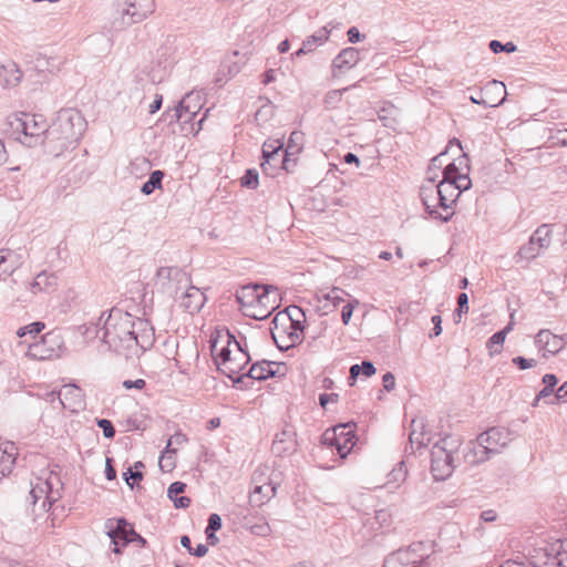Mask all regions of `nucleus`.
<instances>
[{
	"mask_svg": "<svg viewBox=\"0 0 567 567\" xmlns=\"http://www.w3.org/2000/svg\"><path fill=\"white\" fill-rule=\"evenodd\" d=\"M154 329L141 318H134L122 310H111L104 323V341L116 352L137 354L153 346Z\"/></svg>",
	"mask_w": 567,
	"mask_h": 567,
	"instance_id": "nucleus-1",
	"label": "nucleus"
},
{
	"mask_svg": "<svg viewBox=\"0 0 567 567\" xmlns=\"http://www.w3.org/2000/svg\"><path fill=\"white\" fill-rule=\"evenodd\" d=\"M86 130V121L74 109L59 111L45 135V145L59 156L69 148H74Z\"/></svg>",
	"mask_w": 567,
	"mask_h": 567,
	"instance_id": "nucleus-2",
	"label": "nucleus"
},
{
	"mask_svg": "<svg viewBox=\"0 0 567 567\" xmlns=\"http://www.w3.org/2000/svg\"><path fill=\"white\" fill-rule=\"evenodd\" d=\"M210 351L218 370L234 382H239L246 375L244 371L249 363V355L231 334L217 333L212 340Z\"/></svg>",
	"mask_w": 567,
	"mask_h": 567,
	"instance_id": "nucleus-3",
	"label": "nucleus"
},
{
	"mask_svg": "<svg viewBox=\"0 0 567 567\" xmlns=\"http://www.w3.org/2000/svg\"><path fill=\"white\" fill-rule=\"evenodd\" d=\"M236 298L243 313L256 320L266 319L281 301L278 288L266 285H246L237 290Z\"/></svg>",
	"mask_w": 567,
	"mask_h": 567,
	"instance_id": "nucleus-4",
	"label": "nucleus"
},
{
	"mask_svg": "<svg viewBox=\"0 0 567 567\" xmlns=\"http://www.w3.org/2000/svg\"><path fill=\"white\" fill-rule=\"evenodd\" d=\"M303 319L305 313L297 306L287 307L275 316L271 336L279 349L288 350L301 342L303 337Z\"/></svg>",
	"mask_w": 567,
	"mask_h": 567,
	"instance_id": "nucleus-5",
	"label": "nucleus"
},
{
	"mask_svg": "<svg viewBox=\"0 0 567 567\" xmlns=\"http://www.w3.org/2000/svg\"><path fill=\"white\" fill-rule=\"evenodd\" d=\"M9 125L16 138L29 146L45 143V135L50 126L41 114L19 113L9 117Z\"/></svg>",
	"mask_w": 567,
	"mask_h": 567,
	"instance_id": "nucleus-6",
	"label": "nucleus"
},
{
	"mask_svg": "<svg viewBox=\"0 0 567 567\" xmlns=\"http://www.w3.org/2000/svg\"><path fill=\"white\" fill-rule=\"evenodd\" d=\"M116 17L111 22L113 31H122L140 23L155 11V0H114Z\"/></svg>",
	"mask_w": 567,
	"mask_h": 567,
	"instance_id": "nucleus-7",
	"label": "nucleus"
},
{
	"mask_svg": "<svg viewBox=\"0 0 567 567\" xmlns=\"http://www.w3.org/2000/svg\"><path fill=\"white\" fill-rule=\"evenodd\" d=\"M202 109L200 97L198 94L188 93L183 100L166 114L169 117V123L178 122L182 125V131L185 134H197L202 130V124L206 118L204 114L197 122L195 127L194 118L197 116Z\"/></svg>",
	"mask_w": 567,
	"mask_h": 567,
	"instance_id": "nucleus-8",
	"label": "nucleus"
},
{
	"mask_svg": "<svg viewBox=\"0 0 567 567\" xmlns=\"http://www.w3.org/2000/svg\"><path fill=\"white\" fill-rule=\"evenodd\" d=\"M322 442L336 447L341 457H346L357 443L355 425L353 423L339 424L324 431Z\"/></svg>",
	"mask_w": 567,
	"mask_h": 567,
	"instance_id": "nucleus-9",
	"label": "nucleus"
},
{
	"mask_svg": "<svg viewBox=\"0 0 567 567\" xmlns=\"http://www.w3.org/2000/svg\"><path fill=\"white\" fill-rule=\"evenodd\" d=\"M447 439L434 444L431 450V473L435 481L449 478L454 471L453 452Z\"/></svg>",
	"mask_w": 567,
	"mask_h": 567,
	"instance_id": "nucleus-10",
	"label": "nucleus"
},
{
	"mask_svg": "<svg viewBox=\"0 0 567 567\" xmlns=\"http://www.w3.org/2000/svg\"><path fill=\"white\" fill-rule=\"evenodd\" d=\"M252 482L254 488L249 494V503L252 506H262L275 497L277 488L266 475V468H258L254 474Z\"/></svg>",
	"mask_w": 567,
	"mask_h": 567,
	"instance_id": "nucleus-11",
	"label": "nucleus"
},
{
	"mask_svg": "<svg viewBox=\"0 0 567 567\" xmlns=\"http://www.w3.org/2000/svg\"><path fill=\"white\" fill-rule=\"evenodd\" d=\"M61 348L62 341L60 336L54 332H48L29 347L28 355L35 360H50L59 357Z\"/></svg>",
	"mask_w": 567,
	"mask_h": 567,
	"instance_id": "nucleus-12",
	"label": "nucleus"
},
{
	"mask_svg": "<svg viewBox=\"0 0 567 567\" xmlns=\"http://www.w3.org/2000/svg\"><path fill=\"white\" fill-rule=\"evenodd\" d=\"M534 557L543 567H567V542L555 540L546 547L534 550Z\"/></svg>",
	"mask_w": 567,
	"mask_h": 567,
	"instance_id": "nucleus-13",
	"label": "nucleus"
},
{
	"mask_svg": "<svg viewBox=\"0 0 567 567\" xmlns=\"http://www.w3.org/2000/svg\"><path fill=\"white\" fill-rule=\"evenodd\" d=\"M56 398L61 406L71 412H79L85 406L83 391L74 384L63 385L58 394L54 392L49 393L47 400L53 403Z\"/></svg>",
	"mask_w": 567,
	"mask_h": 567,
	"instance_id": "nucleus-14",
	"label": "nucleus"
},
{
	"mask_svg": "<svg viewBox=\"0 0 567 567\" xmlns=\"http://www.w3.org/2000/svg\"><path fill=\"white\" fill-rule=\"evenodd\" d=\"M435 185L442 198L441 210L444 212V214L435 215V219H439L441 221H449L454 215L453 205L460 197L461 192L458 190L454 182H450L447 179L442 178Z\"/></svg>",
	"mask_w": 567,
	"mask_h": 567,
	"instance_id": "nucleus-15",
	"label": "nucleus"
},
{
	"mask_svg": "<svg viewBox=\"0 0 567 567\" xmlns=\"http://www.w3.org/2000/svg\"><path fill=\"white\" fill-rule=\"evenodd\" d=\"M107 535L114 544V551L120 553V546L135 540L138 535L125 519H109L106 522Z\"/></svg>",
	"mask_w": 567,
	"mask_h": 567,
	"instance_id": "nucleus-16",
	"label": "nucleus"
},
{
	"mask_svg": "<svg viewBox=\"0 0 567 567\" xmlns=\"http://www.w3.org/2000/svg\"><path fill=\"white\" fill-rule=\"evenodd\" d=\"M535 344L538 353L546 359L560 352L566 346V340L550 330L543 329L536 334Z\"/></svg>",
	"mask_w": 567,
	"mask_h": 567,
	"instance_id": "nucleus-17",
	"label": "nucleus"
},
{
	"mask_svg": "<svg viewBox=\"0 0 567 567\" xmlns=\"http://www.w3.org/2000/svg\"><path fill=\"white\" fill-rule=\"evenodd\" d=\"M158 277L161 280H166L163 285L169 292L176 293L193 286L189 275L179 268H161Z\"/></svg>",
	"mask_w": 567,
	"mask_h": 567,
	"instance_id": "nucleus-18",
	"label": "nucleus"
},
{
	"mask_svg": "<svg viewBox=\"0 0 567 567\" xmlns=\"http://www.w3.org/2000/svg\"><path fill=\"white\" fill-rule=\"evenodd\" d=\"M423 546L422 543H414L409 548L398 551L385 560L383 567H423V559H414L413 554Z\"/></svg>",
	"mask_w": 567,
	"mask_h": 567,
	"instance_id": "nucleus-19",
	"label": "nucleus"
},
{
	"mask_svg": "<svg viewBox=\"0 0 567 567\" xmlns=\"http://www.w3.org/2000/svg\"><path fill=\"white\" fill-rule=\"evenodd\" d=\"M420 197L426 213L431 217L435 218V215L444 214V212L441 210L442 198L435 183H424L420 188Z\"/></svg>",
	"mask_w": 567,
	"mask_h": 567,
	"instance_id": "nucleus-20",
	"label": "nucleus"
},
{
	"mask_svg": "<svg viewBox=\"0 0 567 567\" xmlns=\"http://www.w3.org/2000/svg\"><path fill=\"white\" fill-rule=\"evenodd\" d=\"M206 297L199 288L188 287L178 298V306L186 312L193 315L198 312L205 305Z\"/></svg>",
	"mask_w": 567,
	"mask_h": 567,
	"instance_id": "nucleus-21",
	"label": "nucleus"
},
{
	"mask_svg": "<svg viewBox=\"0 0 567 567\" xmlns=\"http://www.w3.org/2000/svg\"><path fill=\"white\" fill-rule=\"evenodd\" d=\"M18 454L13 442L0 440V481L12 472Z\"/></svg>",
	"mask_w": 567,
	"mask_h": 567,
	"instance_id": "nucleus-22",
	"label": "nucleus"
},
{
	"mask_svg": "<svg viewBox=\"0 0 567 567\" xmlns=\"http://www.w3.org/2000/svg\"><path fill=\"white\" fill-rule=\"evenodd\" d=\"M296 162L286 156V154L278 155H269L267 153V157L264 158L260 167L264 174L275 177L280 169H285L289 172L291 166H295Z\"/></svg>",
	"mask_w": 567,
	"mask_h": 567,
	"instance_id": "nucleus-23",
	"label": "nucleus"
},
{
	"mask_svg": "<svg viewBox=\"0 0 567 567\" xmlns=\"http://www.w3.org/2000/svg\"><path fill=\"white\" fill-rule=\"evenodd\" d=\"M297 450V439L292 431L284 430L276 434L271 445V451L277 456H286L295 453Z\"/></svg>",
	"mask_w": 567,
	"mask_h": 567,
	"instance_id": "nucleus-24",
	"label": "nucleus"
},
{
	"mask_svg": "<svg viewBox=\"0 0 567 567\" xmlns=\"http://www.w3.org/2000/svg\"><path fill=\"white\" fill-rule=\"evenodd\" d=\"M481 442L488 447L491 454L497 453L506 445L507 433L501 429L492 427L478 435Z\"/></svg>",
	"mask_w": 567,
	"mask_h": 567,
	"instance_id": "nucleus-25",
	"label": "nucleus"
},
{
	"mask_svg": "<svg viewBox=\"0 0 567 567\" xmlns=\"http://www.w3.org/2000/svg\"><path fill=\"white\" fill-rule=\"evenodd\" d=\"M360 50L353 47L342 49L332 61V70L336 75L337 70L351 69L360 62Z\"/></svg>",
	"mask_w": 567,
	"mask_h": 567,
	"instance_id": "nucleus-26",
	"label": "nucleus"
},
{
	"mask_svg": "<svg viewBox=\"0 0 567 567\" xmlns=\"http://www.w3.org/2000/svg\"><path fill=\"white\" fill-rule=\"evenodd\" d=\"M481 95L484 100L493 99V105H486L487 107H496L504 103L507 92L503 82L492 80L487 82L481 90Z\"/></svg>",
	"mask_w": 567,
	"mask_h": 567,
	"instance_id": "nucleus-27",
	"label": "nucleus"
},
{
	"mask_svg": "<svg viewBox=\"0 0 567 567\" xmlns=\"http://www.w3.org/2000/svg\"><path fill=\"white\" fill-rule=\"evenodd\" d=\"M489 456L491 452L488 447H486L478 437L470 443L467 452L465 453L466 462L472 465L483 463L487 461Z\"/></svg>",
	"mask_w": 567,
	"mask_h": 567,
	"instance_id": "nucleus-28",
	"label": "nucleus"
},
{
	"mask_svg": "<svg viewBox=\"0 0 567 567\" xmlns=\"http://www.w3.org/2000/svg\"><path fill=\"white\" fill-rule=\"evenodd\" d=\"M453 145H455L458 148V151H462L461 142L456 138L452 140L444 152L440 153L439 155L434 156L431 159V163L426 172L425 183L436 182V179L439 178V172L442 168V157L447 153L449 148H451Z\"/></svg>",
	"mask_w": 567,
	"mask_h": 567,
	"instance_id": "nucleus-29",
	"label": "nucleus"
},
{
	"mask_svg": "<svg viewBox=\"0 0 567 567\" xmlns=\"http://www.w3.org/2000/svg\"><path fill=\"white\" fill-rule=\"evenodd\" d=\"M529 244L538 248H548L553 244V226L540 225L529 237Z\"/></svg>",
	"mask_w": 567,
	"mask_h": 567,
	"instance_id": "nucleus-30",
	"label": "nucleus"
},
{
	"mask_svg": "<svg viewBox=\"0 0 567 567\" xmlns=\"http://www.w3.org/2000/svg\"><path fill=\"white\" fill-rule=\"evenodd\" d=\"M0 78L6 86H16L22 79V71L11 61L1 65Z\"/></svg>",
	"mask_w": 567,
	"mask_h": 567,
	"instance_id": "nucleus-31",
	"label": "nucleus"
},
{
	"mask_svg": "<svg viewBox=\"0 0 567 567\" xmlns=\"http://www.w3.org/2000/svg\"><path fill=\"white\" fill-rule=\"evenodd\" d=\"M511 331V327H506L503 330L494 333L488 341L486 342V348L491 357L499 354L503 351V347L507 337V333Z\"/></svg>",
	"mask_w": 567,
	"mask_h": 567,
	"instance_id": "nucleus-32",
	"label": "nucleus"
},
{
	"mask_svg": "<svg viewBox=\"0 0 567 567\" xmlns=\"http://www.w3.org/2000/svg\"><path fill=\"white\" fill-rule=\"evenodd\" d=\"M31 503L34 505L38 501L43 499V507L47 503L51 504L54 498L51 495L47 481L37 483L30 491Z\"/></svg>",
	"mask_w": 567,
	"mask_h": 567,
	"instance_id": "nucleus-33",
	"label": "nucleus"
},
{
	"mask_svg": "<svg viewBox=\"0 0 567 567\" xmlns=\"http://www.w3.org/2000/svg\"><path fill=\"white\" fill-rule=\"evenodd\" d=\"M330 30L327 27L321 28L313 34L306 38L302 42L306 49L311 53L316 50L317 47L322 45L324 42L329 40Z\"/></svg>",
	"mask_w": 567,
	"mask_h": 567,
	"instance_id": "nucleus-34",
	"label": "nucleus"
},
{
	"mask_svg": "<svg viewBox=\"0 0 567 567\" xmlns=\"http://www.w3.org/2000/svg\"><path fill=\"white\" fill-rule=\"evenodd\" d=\"M302 145L303 134L301 132L293 131L289 136L287 147L284 153L290 158V156L297 155L302 151Z\"/></svg>",
	"mask_w": 567,
	"mask_h": 567,
	"instance_id": "nucleus-35",
	"label": "nucleus"
},
{
	"mask_svg": "<svg viewBox=\"0 0 567 567\" xmlns=\"http://www.w3.org/2000/svg\"><path fill=\"white\" fill-rule=\"evenodd\" d=\"M164 178V172L154 171L151 173L150 178L143 184L141 192L144 195H151L155 189L162 188V181Z\"/></svg>",
	"mask_w": 567,
	"mask_h": 567,
	"instance_id": "nucleus-36",
	"label": "nucleus"
},
{
	"mask_svg": "<svg viewBox=\"0 0 567 567\" xmlns=\"http://www.w3.org/2000/svg\"><path fill=\"white\" fill-rule=\"evenodd\" d=\"M247 377L254 380H266L269 377L274 375V371L270 368V364L267 362L254 364L248 372Z\"/></svg>",
	"mask_w": 567,
	"mask_h": 567,
	"instance_id": "nucleus-37",
	"label": "nucleus"
},
{
	"mask_svg": "<svg viewBox=\"0 0 567 567\" xmlns=\"http://www.w3.org/2000/svg\"><path fill=\"white\" fill-rule=\"evenodd\" d=\"M355 86H358V83H354L353 85L343 87L341 90L329 91L323 99V103H324L327 109H336L342 100L343 92H347L351 87H355Z\"/></svg>",
	"mask_w": 567,
	"mask_h": 567,
	"instance_id": "nucleus-38",
	"label": "nucleus"
},
{
	"mask_svg": "<svg viewBox=\"0 0 567 567\" xmlns=\"http://www.w3.org/2000/svg\"><path fill=\"white\" fill-rule=\"evenodd\" d=\"M159 467L163 472L169 473L176 465V449H167L159 457Z\"/></svg>",
	"mask_w": 567,
	"mask_h": 567,
	"instance_id": "nucleus-39",
	"label": "nucleus"
},
{
	"mask_svg": "<svg viewBox=\"0 0 567 567\" xmlns=\"http://www.w3.org/2000/svg\"><path fill=\"white\" fill-rule=\"evenodd\" d=\"M360 373H362L364 377H371L375 373V368L369 361H364L362 364H354L350 368L351 380L354 381Z\"/></svg>",
	"mask_w": 567,
	"mask_h": 567,
	"instance_id": "nucleus-40",
	"label": "nucleus"
},
{
	"mask_svg": "<svg viewBox=\"0 0 567 567\" xmlns=\"http://www.w3.org/2000/svg\"><path fill=\"white\" fill-rule=\"evenodd\" d=\"M55 284V278L51 275H48L45 272L43 274H39L35 279H34V282L32 285V288H33V292H37V288L39 290H45V289H49L51 286H53Z\"/></svg>",
	"mask_w": 567,
	"mask_h": 567,
	"instance_id": "nucleus-41",
	"label": "nucleus"
},
{
	"mask_svg": "<svg viewBox=\"0 0 567 567\" xmlns=\"http://www.w3.org/2000/svg\"><path fill=\"white\" fill-rule=\"evenodd\" d=\"M240 184L243 187L256 189L259 185L258 172L255 168L247 169L240 179Z\"/></svg>",
	"mask_w": 567,
	"mask_h": 567,
	"instance_id": "nucleus-42",
	"label": "nucleus"
},
{
	"mask_svg": "<svg viewBox=\"0 0 567 567\" xmlns=\"http://www.w3.org/2000/svg\"><path fill=\"white\" fill-rule=\"evenodd\" d=\"M284 147V143L279 140H267L262 145V158L267 157V153L269 155H278L281 154L280 151Z\"/></svg>",
	"mask_w": 567,
	"mask_h": 567,
	"instance_id": "nucleus-43",
	"label": "nucleus"
},
{
	"mask_svg": "<svg viewBox=\"0 0 567 567\" xmlns=\"http://www.w3.org/2000/svg\"><path fill=\"white\" fill-rule=\"evenodd\" d=\"M221 527V519L217 514H212L208 519V526L206 528L207 538L215 544L216 537L213 532L218 530Z\"/></svg>",
	"mask_w": 567,
	"mask_h": 567,
	"instance_id": "nucleus-44",
	"label": "nucleus"
},
{
	"mask_svg": "<svg viewBox=\"0 0 567 567\" xmlns=\"http://www.w3.org/2000/svg\"><path fill=\"white\" fill-rule=\"evenodd\" d=\"M499 567H543V561L535 558L533 554L532 557L525 561L507 560Z\"/></svg>",
	"mask_w": 567,
	"mask_h": 567,
	"instance_id": "nucleus-45",
	"label": "nucleus"
},
{
	"mask_svg": "<svg viewBox=\"0 0 567 567\" xmlns=\"http://www.w3.org/2000/svg\"><path fill=\"white\" fill-rule=\"evenodd\" d=\"M346 292L340 288H332L327 292H321V297L327 300L331 301L334 306H338L340 302H343V296Z\"/></svg>",
	"mask_w": 567,
	"mask_h": 567,
	"instance_id": "nucleus-46",
	"label": "nucleus"
},
{
	"mask_svg": "<svg viewBox=\"0 0 567 567\" xmlns=\"http://www.w3.org/2000/svg\"><path fill=\"white\" fill-rule=\"evenodd\" d=\"M45 328V324L41 321L32 322L25 327H22L18 330L19 337H24L27 334H33L37 336Z\"/></svg>",
	"mask_w": 567,
	"mask_h": 567,
	"instance_id": "nucleus-47",
	"label": "nucleus"
},
{
	"mask_svg": "<svg viewBox=\"0 0 567 567\" xmlns=\"http://www.w3.org/2000/svg\"><path fill=\"white\" fill-rule=\"evenodd\" d=\"M489 49L492 50L493 53H501V52L512 53V52H515L517 48L513 42H507V43L503 44L502 42H499L497 40H492L489 42Z\"/></svg>",
	"mask_w": 567,
	"mask_h": 567,
	"instance_id": "nucleus-48",
	"label": "nucleus"
},
{
	"mask_svg": "<svg viewBox=\"0 0 567 567\" xmlns=\"http://www.w3.org/2000/svg\"><path fill=\"white\" fill-rule=\"evenodd\" d=\"M186 489V484L182 482H174L169 485L167 489V496L173 502L175 498L179 497V494L184 493Z\"/></svg>",
	"mask_w": 567,
	"mask_h": 567,
	"instance_id": "nucleus-49",
	"label": "nucleus"
},
{
	"mask_svg": "<svg viewBox=\"0 0 567 567\" xmlns=\"http://www.w3.org/2000/svg\"><path fill=\"white\" fill-rule=\"evenodd\" d=\"M512 362L519 370H527L537 365V361L535 359H526L524 357H515L513 358Z\"/></svg>",
	"mask_w": 567,
	"mask_h": 567,
	"instance_id": "nucleus-50",
	"label": "nucleus"
},
{
	"mask_svg": "<svg viewBox=\"0 0 567 567\" xmlns=\"http://www.w3.org/2000/svg\"><path fill=\"white\" fill-rule=\"evenodd\" d=\"M358 305H359V301L353 300L351 302H348L346 306H343L342 311H341V318H342V322L344 324H349L352 313H353V310Z\"/></svg>",
	"mask_w": 567,
	"mask_h": 567,
	"instance_id": "nucleus-51",
	"label": "nucleus"
},
{
	"mask_svg": "<svg viewBox=\"0 0 567 567\" xmlns=\"http://www.w3.org/2000/svg\"><path fill=\"white\" fill-rule=\"evenodd\" d=\"M454 165L461 171V174L470 173V159L466 154L460 155L457 158L453 161Z\"/></svg>",
	"mask_w": 567,
	"mask_h": 567,
	"instance_id": "nucleus-52",
	"label": "nucleus"
},
{
	"mask_svg": "<svg viewBox=\"0 0 567 567\" xmlns=\"http://www.w3.org/2000/svg\"><path fill=\"white\" fill-rule=\"evenodd\" d=\"M443 179H447L450 182L455 181L457 175H461V171L454 165V163L447 164L442 171Z\"/></svg>",
	"mask_w": 567,
	"mask_h": 567,
	"instance_id": "nucleus-53",
	"label": "nucleus"
},
{
	"mask_svg": "<svg viewBox=\"0 0 567 567\" xmlns=\"http://www.w3.org/2000/svg\"><path fill=\"white\" fill-rule=\"evenodd\" d=\"M97 425H99V427H101L103 430V434L105 437H107V439L114 437L115 430H114L111 421H109L106 419H102V420L97 421Z\"/></svg>",
	"mask_w": 567,
	"mask_h": 567,
	"instance_id": "nucleus-54",
	"label": "nucleus"
},
{
	"mask_svg": "<svg viewBox=\"0 0 567 567\" xmlns=\"http://www.w3.org/2000/svg\"><path fill=\"white\" fill-rule=\"evenodd\" d=\"M453 182L457 186V188L461 193L464 190H467L472 185L468 174L457 175L455 181H453Z\"/></svg>",
	"mask_w": 567,
	"mask_h": 567,
	"instance_id": "nucleus-55",
	"label": "nucleus"
},
{
	"mask_svg": "<svg viewBox=\"0 0 567 567\" xmlns=\"http://www.w3.org/2000/svg\"><path fill=\"white\" fill-rule=\"evenodd\" d=\"M567 400V381L564 382L556 391L555 393V398L553 401H550V403H557V402H560V401H566Z\"/></svg>",
	"mask_w": 567,
	"mask_h": 567,
	"instance_id": "nucleus-56",
	"label": "nucleus"
},
{
	"mask_svg": "<svg viewBox=\"0 0 567 567\" xmlns=\"http://www.w3.org/2000/svg\"><path fill=\"white\" fill-rule=\"evenodd\" d=\"M347 35H348V41L350 43H357V42L361 41L362 39H364V35L360 33V31L357 27H351L348 30Z\"/></svg>",
	"mask_w": 567,
	"mask_h": 567,
	"instance_id": "nucleus-57",
	"label": "nucleus"
},
{
	"mask_svg": "<svg viewBox=\"0 0 567 567\" xmlns=\"http://www.w3.org/2000/svg\"><path fill=\"white\" fill-rule=\"evenodd\" d=\"M187 442V437L185 434L183 433H176L174 434L169 440H168V443H167V449H173L172 446L173 445H183Z\"/></svg>",
	"mask_w": 567,
	"mask_h": 567,
	"instance_id": "nucleus-58",
	"label": "nucleus"
},
{
	"mask_svg": "<svg viewBox=\"0 0 567 567\" xmlns=\"http://www.w3.org/2000/svg\"><path fill=\"white\" fill-rule=\"evenodd\" d=\"M145 385H146V382L143 379H137L135 381L126 380L123 382V386L127 390H131L133 388L137 389V390H142V389H144Z\"/></svg>",
	"mask_w": 567,
	"mask_h": 567,
	"instance_id": "nucleus-59",
	"label": "nucleus"
},
{
	"mask_svg": "<svg viewBox=\"0 0 567 567\" xmlns=\"http://www.w3.org/2000/svg\"><path fill=\"white\" fill-rule=\"evenodd\" d=\"M553 392H554L553 388L545 385V388L536 395L533 405L537 406L543 399L550 396L553 394Z\"/></svg>",
	"mask_w": 567,
	"mask_h": 567,
	"instance_id": "nucleus-60",
	"label": "nucleus"
},
{
	"mask_svg": "<svg viewBox=\"0 0 567 567\" xmlns=\"http://www.w3.org/2000/svg\"><path fill=\"white\" fill-rule=\"evenodd\" d=\"M383 386L385 390L391 391L395 386V378L392 373H385L382 379Z\"/></svg>",
	"mask_w": 567,
	"mask_h": 567,
	"instance_id": "nucleus-61",
	"label": "nucleus"
},
{
	"mask_svg": "<svg viewBox=\"0 0 567 567\" xmlns=\"http://www.w3.org/2000/svg\"><path fill=\"white\" fill-rule=\"evenodd\" d=\"M551 138L556 140V144L560 146H567V130H558L557 135L551 136Z\"/></svg>",
	"mask_w": 567,
	"mask_h": 567,
	"instance_id": "nucleus-62",
	"label": "nucleus"
},
{
	"mask_svg": "<svg viewBox=\"0 0 567 567\" xmlns=\"http://www.w3.org/2000/svg\"><path fill=\"white\" fill-rule=\"evenodd\" d=\"M467 302H468V297L466 293H461L457 298V305H458V310L460 312H467L468 311V306H467Z\"/></svg>",
	"mask_w": 567,
	"mask_h": 567,
	"instance_id": "nucleus-63",
	"label": "nucleus"
},
{
	"mask_svg": "<svg viewBox=\"0 0 567 567\" xmlns=\"http://www.w3.org/2000/svg\"><path fill=\"white\" fill-rule=\"evenodd\" d=\"M163 96L161 94H156L154 101L150 104V113L154 114L162 107Z\"/></svg>",
	"mask_w": 567,
	"mask_h": 567,
	"instance_id": "nucleus-64",
	"label": "nucleus"
}]
</instances>
